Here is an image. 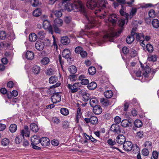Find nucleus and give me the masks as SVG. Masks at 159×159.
Here are the masks:
<instances>
[{"instance_id": "f257e3e1", "label": "nucleus", "mask_w": 159, "mask_h": 159, "mask_svg": "<svg viewBox=\"0 0 159 159\" xmlns=\"http://www.w3.org/2000/svg\"><path fill=\"white\" fill-rule=\"evenodd\" d=\"M105 0H98L97 3L94 0H89L86 3V6L91 9H95V13L101 11V9H103L106 7Z\"/></svg>"}, {"instance_id": "f03ea898", "label": "nucleus", "mask_w": 159, "mask_h": 159, "mask_svg": "<svg viewBox=\"0 0 159 159\" xmlns=\"http://www.w3.org/2000/svg\"><path fill=\"white\" fill-rule=\"evenodd\" d=\"M117 35V34L115 32L113 29L111 28L107 31L103 37L104 42L109 40L111 42L113 41V38Z\"/></svg>"}, {"instance_id": "7ed1b4c3", "label": "nucleus", "mask_w": 159, "mask_h": 159, "mask_svg": "<svg viewBox=\"0 0 159 159\" xmlns=\"http://www.w3.org/2000/svg\"><path fill=\"white\" fill-rule=\"evenodd\" d=\"M142 69L143 70V76L145 78H147V80H150L151 79L153 76V73L151 72V69L149 66L146 65L144 68L141 65Z\"/></svg>"}, {"instance_id": "20e7f679", "label": "nucleus", "mask_w": 159, "mask_h": 159, "mask_svg": "<svg viewBox=\"0 0 159 159\" xmlns=\"http://www.w3.org/2000/svg\"><path fill=\"white\" fill-rule=\"evenodd\" d=\"M71 9L74 11L77 12L80 11L81 12L84 11V8L82 3L80 1L75 2L71 5Z\"/></svg>"}, {"instance_id": "39448f33", "label": "nucleus", "mask_w": 159, "mask_h": 159, "mask_svg": "<svg viewBox=\"0 0 159 159\" xmlns=\"http://www.w3.org/2000/svg\"><path fill=\"white\" fill-rule=\"evenodd\" d=\"M80 85V84L79 83H75L73 85L69 84L67 87L69 89V92L73 93L78 91Z\"/></svg>"}, {"instance_id": "423d86ee", "label": "nucleus", "mask_w": 159, "mask_h": 159, "mask_svg": "<svg viewBox=\"0 0 159 159\" xmlns=\"http://www.w3.org/2000/svg\"><path fill=\"white\" fill-rule=\"evenodd\" d=\"M43 26L45 30H48L49 33L52 34L53 30L50 22L47 20H44L43 22Z\"/></svg>"}, {"instance_id": "0eeeda50", "label": "nucleus", "mask_w": 159, "mask_h": 159, "mask_svg": "<svg viewBox=\"0 0 159 159\" xmlns=\"http://www.w3.org/2000/svg\"><path fill=\"white\" fill-rule=\"evenodd\" d=\"M85 18L88 20L89 24H90L91 27L94 26L96 24V21L94 17H93L90 15H87L86 13H84Z\"/></svg>"}, {"instance_id": "6e6552de", "label": "nucleus", "mask_w": 159, "mask_h": 159, "mask_svg": "<svg viewBox=\"0 0 159 159\" xmlns=\"http://www.w3.org/2000/svg\"><path fill=\"white\" fill-rule=\"evenodd\" d=\"M84 120L86 123H90L93 125H95L98 122V118L94 116L90 117L89 118H85L84 119Z\"/></svg>"}, {"instance_id": "1a4fd4ad", "label": "nucleus", "mask_w": 159, "mask_h": 159, "mask_svg": "<svg viewBox=\"0 0 159 159\" xmlns=\"http://www.w3.org/2000/svg\"><path fill=\"white\" fill-rule=\"evenodd\" d=\"M61 99V96L58 93H54L51 97V100L54 103L60 102Z\"/></svg>"}, {"instance_id": "9d476101", "label": "nucleus", "mask_w": 159, "mask_h": 159, "mask_svg": "<svg viewBox=\"0 0 159 159\" xmlns=\"http://www.w3.org/2000/svg\"><path fill=\"white\" fill-rule=\"evenodd\" d=\"M133 146V145L130 141H127L124 143L123 147L125 151L128 152L132 149Z\"/></svg>"}, {"instance_id": "9b49d317", "label": "nucleus", "mask_w": 159, "mask_h": 159, "mask_svg": "<svg viewBox=\"0 0 159 159\" xmlns=\"http://www.w3.org/2000/svg\"><path fill=\"white\" fill-rule=\"evenodd\" d=\"M116 141L117 143L119 144H124L125 142V137L122 135H119L116 137Z\"/></svg>"}, {"instance_id": "f8f14e48", "label": "nucleus", "mask_w": 159, "mask_h": 159, "mask_svg": "<svg viewBox=\"0 0 159 159\" xmlns=\"http://www.w3.org/2000/svg\"><path fill=\"white\" fill-rule=\"evenodd\" d=\"M35 47L36 49L39 51L43 50L44 47V43L40 41H38L35 44Z\"/></svg>"}, {"instance_id": "ddd939ff", "label": "nucleus", "mask_w": 159, "mask_h": 159, "mask_svg": "<svg viewBox=\"0 0 159 159\" xmlns=\"http://www.w3.org/2000/svg\"><path fill=\"white\" fill-rule=\"evenodd\" d=\"M40 143L43 146H47L50 144V141L48 138L43 137L40 139Z\"/></svg>"}, {"instance_id": "4468645a", "label": "nucleus", "mask_w": 159, "mask_h": 159, "mask_svg": "<svg viewBox=\"0 0 159 159\" xmlns=\"http://www.w3.org/2000/svg\"><path fill=\"white\" fill-rule=\"evenodd\" d=\"M117 20V16L115 14H111L109 16L108 21L111 23L113 25L116 23Z\"/></svg>"}, {"instance_id": "2eb2a0df", "label": "nucleus", "mask_w": 159, "mask_h": 159, "mask_svg": "<svg viewBox=\"0 0 159 159\" xmlns=\"http://www.w3.org/2000/svg\"><path fill=\"white\" fill-rule=\"evenodd\" d=\"M132 123V121H131L130 120L124 119L122 121L121 125L123 127H129L131 126Z\"/></svg>"}, {"instance_id": "dca6fc26", "label": "nucleus", "mask_w": 159, "mask_h": 159, "mask_svg": "<svg viewBox=\"0 0 159 159\" xmlns=\"http://www.w3.org/2000/svg\"><path fill=\"white\" fill-rule=\"evenodd\" d=\"M31 144H39L40 142V138L37 135H34L31 138Z\"/></svg>"}, {"instance_id": "f3484780", "label": "nucleus", "mask_w": 159, "mask_h": 159, "mask_svg": "<svg viewBox=\"0 0 159 159\" xmlns=\"http://www.w3.org/2000/svg\"><path fill=\"white\" fill-rule=\"evenodd\" d=\"M82 95L83 100L85 102H87L90 99V95L87 92L85 91H82Z\"/></svg>"}, {"instance_id": "a211bd4d", "label": "nucleus", "mask_w": 159, "mask_h": 159, "mask_svg": "<svg viewBox=\"0 0 159 159\" xmlns=\"http://www.w3.org/2000/svg\"><path fill=\"white\" fill-rule=\"evenodd\" d=\"M111 130L113 132L117 134L120 133L121 130L119 125L116 124H113L111 126Z\"/></svg>"}, {"instance_id": "6ab92c4d", "label": "nucleus", "mask_w": 159, "mask_h": 159, "mask_svg": "<svg viewBox=\"0 0 159 159\" xmlns=\"http://www.w3.org/2000/svg\"><path fill=\"white\" fill-rule=\"evenodd\" d=\"M102 111L101 107L99 105H97L93 107V111L94 113L96 115L100 114Z\"/></svg>"}, {"instance_id": "aec40b11", "label": "nucleus", "mask_w": 159, "mask_h": 159, "mask_svg": "<svg viewBox=\"0 0 159 159\" xmlns=\"http://www.w3.org/2000/svg\"><path fill=\"white\" fill-rule=\"evenodd\" d=\"M70 51L68 49H64L62 53L63 57L66 59L69 58L70 56Z\"/></svg>"}, {"instance_id": "412c9836", "label": "nucleus", "mask_w": 159, "mask_h": 159, "mask_svg": "<svg viewBox=\"0 0 159 159\" xmlns=\"http://www.w3.org/2000/svg\"><path fill=\"white\" fill-rule=\"evenodd\" d=\"M98 101L95 97L92 98L90 99L89 103L90 106L92 107H94L97 105Z\"/></svg>"}, {"instance_id": "4be33fe9", "label": "nucleus", "mask_w": 159, "mask_h": 159, "mask_svg": "<svg viewBox=\"0 0 159 159\" xmlns=\"http://www.w3.org/2000/svg\"><path fill=\"white\" fill-rule=\"evenodd\" d=\"M30 129L33 132H37L38 131V126L35 123H31L30 125Z\"/></svg>"}, {"instance_id": "5701e85b", "label": "nucleus", "mask_w": 159, "mask_h": 159, "mask_svg": "<svg viewBox=\"0 0 159 159\" xmlns=\"http://www.w3.org/2000/svg\"><path fill=\"white\" fill-rule=\"evenodd\" d=\"M32 72L35 75L39 74L40 71V67L37 65L34 66L32 68Z\"/></svg>"}, {"instance_id": "b1692460", "label": "nucleus", "mask_w": 159, "mask_h": 159, "mask_svg": "<svg viewBox=\"0 0 159 159\" xmlns=\"http://www.w3.org/2000/svg\"><path fill=\"white\" fill-rule=\"evenodd\" d=\"M25 57L28 60H31L33 59L34 57V54L33 52L28 51L25 54Z\"/></svg>"}, {"instance_id": "393cba45", "label": "nucleus", "mask_w": 159, "mask_h": 159, "mask_svg": "<svg viewBox=\"0 0 159 159\" xmlns=\"http://www.w3.org/2000/svg\"><path fill=\"white\" fill-rule=\"evenodd\" d=\"M37 36L34 33H32L30 34L29 36V39L31 42H34L37 39Z\"/></svg>"}, {"instance_id": "a878e982", "label": "nucleus", "mask_w": 159, "mask_h": 159, "mask_svg": "<svg viewBox=\"0 0 159 159\" xmlns=\"http://www.w3.org/2000/svg\"><path fill=\"white\" fill-rule=\"evenodd\" d=\"M128 21V19L127 18H122L118 21V25L120 27H123L125 23H127Z\"/></svg>"}, {"instance_id": "bb28decb", "label": "nucleus", "mask_w": 159, "mask_h": 159, "mask_svg": "<svg viewBox=\"0 0 159 159\" xmlns=\"http://www.w3.org/2000/svg\"><path fill=\"white\" fill-rule=\"evenodd\" d=\"M104 94L106 98H110L112 96L113 93L111 90H107L104 92Z\"/></svg>"}, {"instance_id": "cd10ccee", "label": "nucleus", "mask_w": 159, "mask_h": 159, "mask_svg": "<svg viewBox=\"0 0 159 159\" xmlns=\"http://www.w3.org/2000/svg\"><path fill=\"white\" fill-rule=\"evenodd\" d=\"M61 42L63 44L66 45L70 43V40L67 36H64L61 38Z\"/></svg>"}, {"instance_id": "c85d7f7f", "label": "nucleus", "mask_w": 159, "mask_h": 159, "mask_svg": "<svg viewBox=\"0 0 159 159\" xmlns=\"http://www.w3.org/2000/svg\"><path fill=\"white\" fill-rule=\"evenodd\" d=\"M1 143L2 146L6 147L9 145L10 143V141L7 138H5L2 140Z\"/></svg>"}, {"instance_id": "c756f323", "label": "nucleus", "mask_w": 159, "mask_h": 159, "mask_svg": "<svg viewBox=\"0 0 159 159\" xmlns=\"http://www.w3.org/2000/svg\"><path fill=\"white\" fill-rule=\"evenodd\" d=\"M37 37L40 39H43L45 36V33L42 31H38L37 32Z\"/></svg>"}, {"instance_id": "7c9ffc66", "label": "nucleus", "mask_w": 159, "mask_h": 159, "mask_svg": "<svg viewBox=\"0 0 159 159\" xmlns=\"http://www.w3.org/2000/svg\"><path fill=\"white\" fill-rule=\"evenodd\" d=\"M97 87L96 83L94 82H92L89 84L87 87L90 90H93L95 89Z\"/></svg>"}, {"instance_id": "2f4dec72", "label": "nucleus", "mask_w": 159, "mask_h": 159, "mask_svg": "<svg viewBox=\"0 0 159 159\" xmlns=\"http://www.w3.org/2000/svg\"><path fill=\"white\" fill-rule=\"evenodd\" d=\"M49 80L50 84H54L57 81L58 78L55 75L52 76L49 78Z\"/></svg>"}, {"instance_id": "473e14b6", "label": "nucleus", "mask_w": 159, "mask_h": 159, "mask_svg": "<svg viewBox=\"0 0 159 159\" xmlns=\"http://www.w3.org/2000/svg\"><path fill=\"white\" fill-rule=\"evenodd\" d=\"M63 24L62 20L59 18L55 19L54 20V25H57V26H61Z\"/></svg>"}, {"instance_id": "72a5a7b5", "label": "nucleus", "mask_w": 159, "mask_h": 159, "mask_svg": "<svg viewBox=\"0 0 159 159\" xmlns=\"http://www.w3.org/2000/svg\"><path fill=\"white\" fill-rule=\"evenodd\" d=\"M42 13V11L40 8H38L34 10L33 12V15L35 17H38Z\"/></svg>"}, {"instance_id": "f704fd0d", "label": "nucleus", "mask_w": 159, "mask_h": 159, "mask_svg": "<svg viewBox=\"0 0 159 159\" xmlns=\"http://www.w3.org/2000/svg\"><path fill=\"white\" fill-rule=\"evenodd\" d=\"M50 61L49 59L47 57H45L43 58L41 61V64L42 65H47Z\"/></svg>"}, {"instance_id": "c9c22d12", "label": "nucleus", "mask_w": 159, "mask_h": 159, "mask_svg": "<svg viewBox=\"0 0 159 159\" xmlns=\"http://www.w3.org/2000/svg\"><path fill=\"white\" fill-rule=\"evenodd\" d=\"M134 36L131 35H129L127 37L126 41L128 43L130 44L134 41Z\"/></svg>"}, {"instance_id": "e433bc0d", "label": "nucleus", "mask_w": 159, "mask_h": 159, "mask_svg": "<svg viewBox=\"0 0 159 159\" xmlns=\"http://www.w3.org/2000/svg\"><path fill=\"white\" fill-rule=\"evenodd\" d=\"M152 23L153 27L155 28H157L159 27V21L157 19H153Z\"/></svg>"}, {"instance_id": "4c0bfd02", "label": "nucleus", "mask_w": 159, "mask_h": 159, "mask_svg": "<svg viewBox=\"0 0 159 159\" xmlns=\"http://www.w3.org/2000/svg\"><path fill=\"white\" fill-rule=\"evenodd\" d=\"M68 70L70 74H75L77 71L76 68V67L74 66H70L68 68Z\"/></svg>"}, {"instance_id": "58836bf2", "label": "nucleus", "mask_w": 159, "mask_h": 159, "mask_svg": "<svg viewBox=\"0 0 159 159\" xmlns=\"http://www.w3.org/2000/svg\"><path fill=\"white\" fill-rule=\"evenodd\" d=\"M132 148L133 152L135 154L139 153L140 150L139 147L136 145H134L133 146Z\"/></svg>"}, {"instance_id": "ea45409f", "label": "nucleus", "mask_w": 159, "mask_h": 159, "mask_svg": "<svg viewBox=\"0 0 159 159\" xmlns=\"http://www.w3.org/2000/svg\"><path fill=\"white\" fill-rule=\"evenodd\" d=\"M61 113L64 116H67L69 114V111L67 109L62 108L60 109Z\"/></svg>"}, {"instance_id": "a19ab883", "label": "nucleus", "mask_w": 159, "mask_h": 159, "mask_svg": "<svg viewBox=\"0 0 159 159\" xmlns=\"http://www.w3.org/2000/svg\"><path fill=\"white\" fill-rule=\"evenodd\" d=\"M30 132L28 130H22L21 132L20 136L24 138L25 136L26 137H29Z\"/></svg>"}, {"instance_id": "79ce46f5", "label": "nucleus", "mask_w": 159, "mask_h": 159, "mask_svg": "<svg viewBox=\"0 0 159 159\" xmlns=\"http://www.w3.org/2000/svg\"><path fill=\"white\" fill-rule=\"evenodd\" d=\"M84 135L87 139L90 140L93 143H96L97 140L94 138L92 136H89L87 134H86L84 133Z\"/></svg>"}, {"instance_id": "37998d69", "label": "nucleus", "mask_w": 159, "mask_h": 159, "mask_svg": "<svg viewBox=\"0 0 159 159\" xmlns=\"http://www.w3.org/2000/svg\"><path fill=\"white\" fill-rule=\"evenodd\" d=\"M17 129V126L15 124H12L10 125L9 127V130L12 133L15 132Z\"/></svg>"}, {"instance_id": "c03bdc74", "label": "nucleus", "mask_w": 159, "mask_h": 159, "mask_svg": "<svg viewBox=\"0 0 159 159\" xmlns=\"http://www.w3.org/2000/svg\"><path fill=\"white\" fill-rule=\"evenodd\" d=\"M88 72L89 74L91 75H94L96 72V69L94 67H90L88 69Z\"/></svg>"}, {"instance_id": "a18cd8bd", "label": "nucleus", "mask_w": 159, "mask_h": 159, "mask_svg": "<svg viewBox=\"0 0 159 159\" xmlns=\"http://www.w3.org/2000/svg\"><path fill=\"white\" fill-rule=\"evenodd\" d=\"M134 124L135 126L138 128H139L141 127L142 125V122L139 120H135L134 122Z\"/></svg>"}, {"instance_id": "49530a36", "label": "nucleus", "mask_w": 159, "mask_h": 159, "mask_svg": "<svg viewBox=\"0 0 159 159\" xmlns=\"http://www.w3.org/2000/svg\"><path fill=\"white\" fill-rule=\"evenodd\" d=\"M144 145L147 148L151 149L152 148V144L151 142L148 141L145 143Z\"/></svg>"}, {"instance_id": "de8ad7c7", "label": "nucleus", "mask_w": 159, "mask_h": 159, "mask_svg": "<svg viewBox=\"0 0 159 159\" xmlns=\"http://www.w3.org/2000/svg\"><path fill=\"white\" fill-rule=\"evenodd\" d=\"M54 71L53 69L51 68L48 69L45 72L46 74L47 75H52L54 74Z\"/></svg>"}, {"instance_id": "09e8293b", "label": "nucleus", "mask_w": 159, "mask_h": 159, "mask_svg": "<svg viewBox=\"0 0 159 159\" xmlns=\"http://www.w3.org/2000/svg\"><path fill=\"white\" fill-rule=\"evenodd\" d=\"M146 48L147 51L149 52H152L153 50V46L150 44H147Z\"/></svg>"}, {"instance_id": "8fccbe9b", "label": "nucleus", "mask_w": 159, "mask_h": 159, "mask_svg": "<svg viewBox=\"0 0 159 159\" xmlns=\"http://www.w3.org/2000/svg\"><path fill=\"white\" fill-rule=\"evenodd\" d=\"M137 9L135 8H132L129 14V16L130 18H132L133 16L137 12Z\"/></svg>"}, {"instance_id": "3c124183", "label": "nucleus", "mask_w": 159, "mask_h": 159, "mask_svg": "<svg viewBox=\"0 0 159 159\" xmlns=\"http://www.w3.org/2000/svg\"><path fill=\"white\" fill-rule=\"evenodd\" d=\"M59 26H57V25H53V27L55 32L59 34L61 32V30L58 28Z\"/></svg>"}, {"instance_id": "603ef678", "label": "nucleus", "mask_w": 159, "mask_h": 159, "mask_svg": "<svg viewBox=\"0 0 159 159\" xmlns=\"http://www.w3.org/2000/svg\"><path fill=\"white\" fill-rule=\"evenodd\" d=\"M6 36V34L4 31H2L0 32V39H4Z\"/></svg>"}, {"instance_id": "864d4df0", "label": "nucleus", "mask_w": 159, "mask_h": 159, "mask_svg": "<svg viewBox=\"0 0 159 159\" xmlns=\"http://www.w3.org/2000/svg\"><path fill=\"white\" fill-rule=\"evenodd\" d=\"M81 110L79 108H78L76 114V119L77 121L78 122L79 119L81 117Z\"/></svg>"}, {"instance_id": "5fc2aeb1", "label": "nucleus", "mask_w": 159, "mask_h": 159, "mask_svg": "<svg viewBox=\"0 0 159 159\" xmlns=\"http://www.w3.org/2000/svg\"><path fill=\"white\" fill-rule=\"evenodd\" d=\"M148 15L150 17L153 18L155 17V13L153 9L150 10L148 12Z\"/></svg>"}, {"instance_id": "6e6d98bb", "label": "nucleus", "mask_w": 159, "mask_h": 159, "mask_svg": "<svg viewBox=\"0 0 159 159\" xmlns=\"http://www.w3.org/2000/svg\"><path fill=\"white\" fill-rule=\"evenodd\" d=\"M30 3L33 7H36L39 4L38 0H31Z\"/></svg>"}, {"instance_id": "4d7b16f0", "label": "nucleus", "mask_w": 159, "mask_h": 159, "mask_svg": "<svg viewBox=\"0 0 159 159\" xmlns=\"http://www.w3.org/2000/svg\"><path fill=\"white\" fill-rule=\"evenodd\" d=\"M149 153V151L146 148L143 149L142 150V154L144 156H147L148 155Z\"/></svg>"}, {"instance_id": "13d9d810", "label": "nucleus", "mask_w": 159, "mask_h": 159, "mask_svg": "<svg viewBox=\"0 0 159 159\" xmlns=\"http://www.w3.org/2000/svg\"><path fill=\"white\" fill-rule=\"evenodd\" d=\"M51 143L52 144L55 146H57L59 143L58 141L57 140L55 139L52 140Z\"/></svg>"}, {"instance_id": "bf43d9fd", "label": "nucleus", "mask_w": 159, "mask_h": 159, "mask_svg": "<svg viewBox=\"0 0 159 159\" xmlns=\"http://www.w3.org/2000/svg\"><path fill=\"white\" fill-rule=\"evenodd\" d=\"M142 37L143 39L144 38V35L143 34H139L138 33H136V39L137 40H140Z\"/></svg>"}, {"instance_id": "052dcab7", "label": "nucleus", "mask_w": 159, "mask_h": 159, "mask_svg": "<svg viewBox=\"0 0 159 159\" xmlns=\"http://www.w3.org/2000/svg\"><path fill=\"white\" fill-rule=\"evenodd\" d=\"M69 79L71 81L74 82L76 80L77 77L75 75H70L69 76Z\"/></svg>"}, {"instance_id": "680f3d73", "label": "nucleus", "mask_w": 159, "mask_h": 159, "mask_svg": "<svg viewBox=\"0 0 159 159\" xmlns=\"http://www.w3.org/2000/svg\"><path fill=\"white\" fill-rule=\"evenodd\" d=\"M54 13L55 16L58 17H61L62 15L61 12L60 11H54Z\"/></svg>"}, {"instance_id": "e2e57ef3", "label": "nucleus", "mask_w": 159, "mask_h": 159, "mask_svg": "<svg viewBox=\"0 0 159 159\" xmlns=\"http://www.w3.org/2000/svg\"><path fill=\"white\" fill-rule=\"evenodd\" d=\"M148 60L149 61H155L157 60V57L155 55H152L148 58Z\"/></svg>"}, {"instance_id": "0e129e2a", "label": "nucleus", "mask_w": 159, "mask_h": 159, "mask_svg": "<svg viewBox=\"0 0 159 159\" xmlns=\"http://www.w3.org/2000/svg\"><path fill=\"white\" fill-rule=\"evenodd\" d=\"M69 125V123L66 121H64L62 123V126L64 128H67Z\"/></svg>"}, {"instance_id": "69168bd1", "label": "nucleus", "mask_w": 159, "mask_h": 159, "mask_svg": "<svg viewBox=\"0 0 159 159\" xmlns=\"http://www.w3.org/2000/svg\"><path fill=\"white\" fill-rule=\"evenodd\" d=\"M114 121L115 123L119 124L120 122L121 119L120 117L116 116L114 119Z\"/></svg>"}, {"instance_id": "338daca9", "label": "nucleus", "mask_w": 159, "mask_h": 159, "mask_svg": "<svg viewBox=\"0 0 159 159\" xmlns=\"http://www.w3.org/2000/svg\"><path fill=\"white\" fill-rule=\"evenodd\" d=\"M83 50L82 48L80 46H78L75 49V51L77 53H80Z\"/></svg>"}, {"instance_id": "774afa93", "label": "nucleus", "mask_w": 159, "mask_h": 159, "mask_svg": "<svg viewBox=\"0 0 159 159\" xmlns=\"http://www.w3.org/2000/svg\"><path fill=\"white\" fill-rule=\"evenodd\" d=\"M89 83V80L86 79H83L81 81V84L83 85H87V84Z\"/></svg>"}]
</instances>
